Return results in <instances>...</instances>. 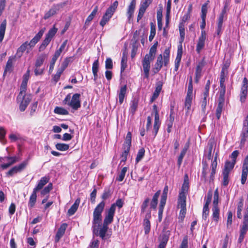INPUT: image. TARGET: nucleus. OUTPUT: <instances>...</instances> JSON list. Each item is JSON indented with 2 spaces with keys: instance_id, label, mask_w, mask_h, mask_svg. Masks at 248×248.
<instances>
[{
  "instance_id": "obj_20",
  "label": "nucleus",
  "mask_w": 248,
  "mask_h": 248,
  "mask_svg": "<svg viewBox=\"0 0 248 248\" xmlns=\"http://www.w3.org/2000/svg\"><path fill=\"white\" fill-rule=\"evenodd\" d=\"M162 82L161 81L158 82L155 86V91L151 98L150 102H153L159 96V93L162 90Z\"/></svg>"
},
{
  "instance_id": "obj_23",
  "label": "nucleus",
  "mask_w": 248,
  "mask_h": 248,
  "mask_svg": "<svg viewBox=\"0 0 248 248\" xmlns=\"http://www.w3.org/2000/svg\"><path fill=\"white\" fill-rule=\"evenodd\" d=\"M127 86L126 85L121 86L120 89L118 91L119 96V102L120 104L124 102V100L126 93Z\"/></svg>"
},
{
  "instance_id": "obj_2",
  "label": "nucleus",
  "mask_w": 248,
  "mask_h": 248,
  "mask_svg": "<svg viewBox=\"0 0 248 248\" xmlns=\"http://www.w3.org/2000/svg\"><path fill=\"white\" fill-rule=\"evenodd\" d=\"M157 45L158 43L156 42L151 46L149 53L145 55L142 61L144 78H148L149 77L151 62H152L155 58Z\"/></svg>"
},
{
  "instance_id": "obj_51",
  "label": "nucleus",
  "mask_w": 248,
  "mask_h": 248,
  "mask_svg": "<svg viewBox=\"0 0 248 248\" xmlns=\"http://www.w3.org/2000/svg\"><path fill=\"white\" fill-rule=\"evenodd\" d=\"M138 105V101L136 100H133L131 102L130 110L131 112L134 114L137 110Z\"/></svg>"
},
{
  "instance_id": "obj_26",
  "label": "nucleus",
  "mask_w": 248,
  "mask_h": 248,
  "mask_svg": "<svg viewBox=\"0 0 248 248\" xmlns=\"http://www.w3.org/2000/svg\"><path fill=\"white\" fill-rule=\"evenodd\" d=\"M80 202L79 198H77L75 201L74 203L71 206L70 209L68 210V214L69 216L74 215L78 210L79 204Z\"/></svg>"
},
{
  "instance_id": "obj_11",
  "label": "nucleus",
  "mask_w": 248,
  "mask_h": 248,
  "mask_svg": "<svg viewBox=\"0 0 248 248\" xmlns=\"http://www.w3.org/2000/svg\"><path fill=\"white\" fill-rule=\"evenodd\" d=\"M153 0H145L143 2H141L137 16V21L139 22L143 17L146 9L151 4Z\"/></svg>"
},
{
  "instance_id": "obj_60",
  "label": "nucleus",
  "mask_w": 248,
  "mask_h": 248,
  "mask_svg": "<svg viewBox=\"0 0 248 248\" xmlns=\"http://www.w3.org/2000/svg\"><path fill=\"white\" fill-rule=\"evenodd\" d=\"M209 1L208 0L207 2H208ZM207 3H206L202 5V14L201 17L206 18V14L207 13Z\"/></svg>"
},
{
  "instance_id": "obj_54",
  "label": "nucleus",
  "mask_w": 248,
  "mask_h": 248,
  "mask_svg": "<svg viewBox=\"0 0 248 248\" xmlns=\"http://www.w3.org/2000/svg\"><path fill=\"white\" fill-rule=\"evenodd\" d=\"M248 231V222L243 221L242 225L240 226V232L246 234Z\"/></svg>"
},
{
  "instance_id": "obj_10",
  "label": "nucleus",
  "mask_w": 248,
  "mask_h": 248,
  "mask_svg": "<svg viewBox=\"0 0 248 248\" xmlns=\"http://www.w3.org/2000/svg\"><path fill=\"white\" fill-rule=\"evenodd\" d=\"M153 112L155 113V121L154 124L153 132L154 133V136H155L158 132L160 125L159 115L157 110V106L156 105H154L153 106Z\"/></svg>"
},
{
  "instance_id": "obj_16",
  "label": "nucleus",
  "mask_w": 248,
  "mask_h": 248,
  "mask_svg": "<svg viewBox=\"0 0 248 248\" xmlns=\"http://www.w3.org/2000/svg\"><path fill=\"white\" fill-rule=\"evenodd\" d=\"M62 7V4L61 3L57 4L56 5H53L51 9L46 12L44 16V18L45 19H47L53 16L55 14H56L61 8Z\"/></svg>"
},
{
  "instance_id": "obj_46",
  "label": "nucleus",
  "mask_w": 248,
  "mask_h": 248,
  "mask_svg": "<svg viewBox=\"0 0 248 248\" xmlns=\"http://www.w3.org/2000/svg\"><path fill=\"white\" fill-rule=\"evenodd\" d=\"M209 96H203V98L201 101L202 111L204 115H205V111L207 106V98Z\"/></svg>"
},
{
  "instance_id": "obj_53",
  "label": "nucleus",
  "mask_w": 248,
  "mask_h": 248,
  "mask_svg": "<svg viewBox=\"0 0 248 248\" xmlns=\"http://www.w3.org/2000/svg\"><path fill=\"white\" fill-rule=\"evenodd\" d=\"M155 35V26L153 23H151V31L149 37V40L151 42Z\"/></svg>"
},
{
  "instance_id": "obj_61",
  "label": "nucleus",
  "mask_w": 248,
  "mask_h": 248,
  "mask_svg": "<svg viewBox=\"0 0 248 248\" xmlns=\"http://www.w3.org/2000/svg\"><path fill=\"white\" fill-rule=\"evenodd\" d=\"M186 94L193 95V85L192 77H190L189 79Z\"/></svg>"
},
{
  "instance_id": "obj_48",
  "label": "nucleus",
  "mask_w": 248,
  "mask_h": 248,
  "mask_svg": "<svg viewBox=\"0 0 248 248\" xmlns=\"http://www.w3.org/2000/svg\"><path fill=\"white\" fill-rule=\"evenodd\" d=\"M145 154V150L143 148H140L137 154L136 161L137 162L140 161L144 157Z\"/></svg>"
},
{
  "instance_id": "obj_63",
  "label": "nucleus",
  "mask_w": 248,
  "mask_h": 248,
  "mask_svg": "<svg viewBox=\"0 0 248 248\" xmlns=\"http://www.w3.org/2000/svg\"><path fill=\"white\" fill-rule=\"evenodd\" d=\"M149 201V198H146L143 202L141 206V211L142 213H144L145 211L146 208L148 206Z\"/></svg>"
},
{
  "instance_id": "obj_3",
  "label": "nucleus",
  "mask_w": 248,
  "mask_h": 248,
  "mask_svg": "<svg viewBox=\"0 0 248 248\" xmlns=\"http://www.w3.org/2000/svg\"><path fill=\"white\" fill-rule=\"evenodd\" d=\"M45 30V28L42 29L29 43L26 41L22 44L17 49L15 56L18 58H20L22 56L23 53L26 50L28 46H29L30 47H34L42 37Z\"/></svg>"
},
{
  "instance_id": "obj_50",
  "label": "nucleus",
  "mask_w": 248,
  "mask_h": 248,
  "mask_svg": "<svg viewBox=\"0 0 248 248\" xmlns=\"http://www.w3.org/2000/svg\"><path fill=\"white\" fill-rule=\"evenodd\" d=\"M144 231L145 233L147 234L149 233L150 231V222L149 220L147 218H145L144 219Z\"/></svg>"
},
{
  "instance_id": "obj_12",
  "label": "nucleus",
  "mask_w": 248,
  "mask_h": 248,
  "mask_svg": "<svg viewBox=\"0 0 248 248\" xmlns=\"http://www.w3.org/2000/svg\"><path fill=\"white\" fill-rule=\"evenodd\" d=\"M206 33L205 31H202L201 36L199 37L197 46L196 51L200 53L202 49L203 48L205 45V41L206 40Z\"/></svg>"
},
{
  "instance_id": "obj_24",
  "label": "nucleus",
  "mask_w": 248,
  "mask_h": 248,
  "mask_svg": "<svg viewBox=\"0 0 248 248\" xmlns=\"http://www.w3.org/2000/svg\"><path fill=\"white\" fill-rule=\"evenodd\" d=\"M67 227L66 223L62 224L58 229L56 235V241H58L59 239L63 235Z\"/></svg>"
},
{
  "instance_id": "obj_45",
  "label": "nucleus",
  "mask_w": 248,
  "mask_h": 248,
  "mask_svg": "<svg viewBox=\"0 0 248 248\" xmlns=\"http://www.w3.org/2000/svg\"><path fill=\"white\" fill-rule=\"evenodd\" d=\"M169 234H163L161 236V241L158 246L165 248L169 240Z\"/></svg>"
},
{
  "instance_id": "obj_56",
  "label": "nucleus",
  "mask_w": 248,
  "mask_h": 248,
  "mask_svg": "<svg viewBox=\"0 0 248 248\" xmlns=\"http://www.w3.org/2000/svg\"><path fill=\"white\" fill-rule=\"evenodd\" d=\"M183 54V48H182V45L181 44L178 46V50L177 52V56L175 59V60H178L181 61L182 57Z\"/></svg>"
},
{
  "instance_id": "obj_58",
  "label": "nucleus",
  "mask_w": 248,
  "mask_h": 248,
  "mask_svg": "<svg viewBox=\"0 0 248 248\" xmlns=\"http://www.w3.org/2000/svg\"><path fill=\"white\" fill-rule=\"evenodd\" d=\"M110 18L111 17H109L108 16H106V14H105L100 22V25L103 27Z\"/></svg>"
},
{
  "instance_id": "obj_30",
  "label": "nucleus",
  "mask_w": 248,
  "mask_h": 248,
  "mask_svg": "<svg viewBox=\"0 0 248 248\" xmlns=\"http://www.w3.org/2000/svg\"><path fill=\"white\" fill-rule=\"evenodd\" d=\"M47 57L46 54L40 55L36 59L35 62V67H40L44 63L45 60Z\"/></svg>"
},
{
  "instance_id": "obj_7",
  "label": "nucleus",
  "mask_w": 248,
  "mask_h": 248,
  "mask_svg": "<svg viewBox=\"0 0 248 248\" xmlns=\"http://www.w3.org/2000/svg\"><path fill=\"white\" fill-rule=\"evenodd\" d=\"M124 204V201L122 199H118L117 200L115 203H113L111 204L109 209L108 210L106 213V215L111 217L113 218L116 206H117L119 209L121 208Z\"/></svg>"
},
{
  "instance_id": "obj_35",
  "label": "nucleus",
  "mask_w": 248,
  "mask_h": 248,
  "mask_svg": "<svg viewBox=\"0 0 248 248\" xmlns=\"http://www.w3.org/2000/svg\"><path fill=\"white\" fill-rule=\"evenodd\" d=\"M36 192V191L33 190V192L30 196L28 206L31 208H32L34 206L36 202L37 197Z\"/></svg>"
},
{
  "instance_id": "obj_57",
  "label": "nucleus",
  "mask_w": 248,
  "mask_h": 248,
  "mask_svg": "<svg viewBox=\"0 0 248 248\" xmlns=\"http://www.w3.org/2000/svg\"><path fill=\"white\" fill-rule=\"evenodd\" d=\"M179 31H180V35L181 37V43L183 42L185 38V29L184 25L182 24V23H180L179 25Z\"/></svg>"
},
{
  "instance_id": "obj_39",
  "label": "nucleus",
  "mask_w": 248,
  "mask_h": 248,
  "mask_svg": "<svg viewBox=\"0 0 248 248\" xmlns=\"http://www.w3.org/2000/svg\"><path fill=\"white\" fill-rule=\"evenodd\" d=\"M188 146L185 147L183 150H182L180 155L178 156V161H177V164L179 167H180L182 164L183 159L185 155H186V153L187 150L188 149Z\"/></svg>"
},
{
  "instance_id": "obj_5",
  "label": "nucleus",
  "mask_w": 248,
  "mask_h": 248,
  "mask_svg": "<svg viewBox=\"0 0 248 248\" xmlns=\"http://www.w3.org/2000/svg\"><path fill=\"white\" fill-rule=\"evenodd\" d=\"M178 206L180 207L181 210L180 211L179 217L183 219L186 214V196H184L183 194H181L179 197L178 200Z\"/></svg>"
},
{
  "instance_id": "obj_27",
  "label": "nucleus",
  "mask_w": 248,
  "mask_h": 248,
  "mask_svg": "<svg viewBox=\"0 0 248 248\" xmlns=\"http://www.w3.org/2000/svg\"><path fill=\"white\" fill-rule=\"evenodd\" d=\"M213 220L217 223L219 218L220 210L218 206H213L212 209Z\"/></svg>"
},
{
  "instance_id": "obj_13",
  "label": "nucleus",
  "mask_w": 248,
  "mask_h": 248,
  "mask_svg": "<svg viewBox=\"0 0 248 248\" xmlns=\"http://www.w3.org/2000/svg\"><path fill=\"white\" fill-rule=\"evenodd\" d=\"M248 174V156H247L244 160L242 167L241 182L244 185L245 184Z\"/></svg>"
},
{
  "instance_id": "obj_4",
  "label": "nucleus",
  "mask_w": 248,
  "mask_h": 248,
  "mask_svg": "<svg viewBox=\"0 0 248 248\" xmlns=\"http://www.w3.org/2000/svg\"><path fill=\"white\" fill-rule=\"evenodd\" d=\"M80 94L79 93H75L71 96V93H68L64 99L62 101L64 105H66L73 109L78 110L81 107V102L80 100Z\"/></svg>"
},
{
  "instance_id": "obj_44",
  "label": "nucleus",
  "mask_w": 248,
  "mask_h": 248,
  "mask_svg": "<svg viewBox=\"0 0 248 248\" xmlns=\"http://www.w3.org/2000/svg\"><path fill=\"white\" fill-rule=\"evenodd\" d=\"M127 170V168L126 167H124L118 175V177L116 178V180L119 182H122L125 177Z\"/></svg>"
},
{
  "instance_id": "obj_52",
  "label": "nucleus",
  "mask_w": 248,
  "mask_h": 248,
  "mask_svg": "<svg viewBox=\"0 0 248 248\" xmlns=\"http://www.w3.org/2000/svg\"><path fill=\"white\" fill-rule=\"evenodd\" d=\"M189 189V183L184 182L181 188V191L179 193V197L180 196L181 194H183L184 196L186 195V193L188 191Z\"/></svg>"
},
{
  "instance_id": "obj_19",
  "label": "nucleus",
  "mask_w": 248,
  "mask_h": 248,
  "mask_svg": "<svg viewBox=\"0 0 248 248\" xmlns=\"http://www.w3.org/2000/svg\"><path fill=\"white\" fill-rule=\"evenodd\" d=\"M241 145H244L246 140V139L248 138V124L243 123V126L241 134Z\"/></svg>"
},
{
  "instance_id": "obj_59",
  "label": "nucleus",
  "mask_w": 248,
  "mask_h": 248,
  "mask_svg": "<svg viewBox=\"0 0 248 248\" xmlns=\"http://www.w3.org/2000/svg\"><path fill=\"white\" fill-rule=\"evenodd\" d=\"M105 68L107 69H111L113 68V63L110 58H107L105 61Z\"/></svg>"
},
{
  "instance_id": "obj_64",
  "label": "nucleus",
  "mask_w": 248,
  "mask_h": 248,
  "mask_svg": "<svg viewBox=\"0 0 248 248\" xmlns=\"http://www.w3.org/2000/svg\"><path fill=\"white\" fill-rule=\"evenodd\" d=\"M229 174L227 173V172L226 173L223 172V179L222 184L225 186H227L229 184Z\"/></svg>"
},
{
  "instance_id": "obj_29",
  "label": "nucleus",
  "mask_w": 248,
  "mask_h": 248,
  "mask_svg": "<svg viewBox=\"0 0 248 248\" xmlns=\"http://www.w3.org/2000/svg\"><path fill=\"white\" fill-rule=\"evenodd\" d=\"M216 145V143L215 142L214 140L210 139L209 140L208 143V155H207V158H208V160H210V159H212V150H213V149L214 147L215 148Z\"/></svg>"
},
{
  "instance_id": "obj_40",
  "label": "nucleus",
  "mask_w": 248,
  "mask_h": 248,
  "mask_svg": "<svg viewBox=\"0 0 248 248\" xmlns=\"http://www.w3.org/2000/svg\"><path fill=\"white\" fill-rule=\"evenodd\" d=\"M51 41V39L46 36L45 39L43 40L42 43L39 47V51L41 52L43 51L46 48L47 46L49 44Z\"/></svg>"
},
{
  "instance_id": "obj_34",
  "label": "nucleus",
  "mask_w": 248,
  "mask_h": 248,
  "mask_svg": "<svg viewBox=\"0 0 248 248\" xmlns=\"http://www.w3.org/2000/svg\"><path fill=\"white\" fill-rule=\"evenodd\" d=\"M6 25V20H4L0 25V42H1L4 38Z\"/></svg>"
},
{
  "instance_id": "obj_42",
  "label": "nucleus",
  "mask_w": 248,
  "mask_h": 248,
  "mask_svg": "<svg viewBox=\"0 0 248 248\" xmlns=\"http://www.w3.org/2000/svg\"><path fill=\"white\" fill-rule=\"evenodd\" d=\"M56 148L61 151H65L69 149V145L65 143H59L55 145Z\"/></svg>"
},
{
  "instance_id": "obj_41",
  "label": "nucleus",
  "mask_w": 248,
  "mask_h": 248,
  "mask_svg": "<svg viewBox=\"0 0 248 248\" xmlns=\"http://www.w3.org/2000/svg\"><path fill=\"white\" fill-rule=\"evenodd\" d=\"M192 96L191 95H187L185 99V108H187V111L190 109L192 100Z\"/></svg>"
},
{
  "instance_id": "obj_18",
  "label": "nucleus",
  "mask_w": 248,
  "mask_h": 248,
  "mask_svg": "<svg viewBox=\"0 0 248 248\" xmlns=\"http://www.w3.org/2000/svg\"><path fill=\"white\" fill-rule=\"evenodd\" d=\"M163 58L162 54L158 56L155 65V67L153 69V72L154 74L157 73L161 69L163 65Z\"/></svg>"
},
{
  "instance_id": "obj_32",
  "label": "nucleus",
  "mask_w": 248,
  "mask_h": 248,
  "mask_svg": "<svg viewBox=\"0 0 248 248\" xmlns=\"http://www.w3.org/2000/svg\"><path fill=\"white\" fill-rule=\"evenodd\" d=\"M97 11L98 7L96 6L94 7L91 14L87 17L85 22V26H88L89 25L90 22L93 19L97 12Z\"/></svg>"
},
{
  "instance_id": "obj_21",
  "label": "nucleus",
  "mask_w": 248,
  "mask_h": 248,
  "mask_svg": "<svg viewBox=\"0 0 248 248\" xmlns=\"http://www.w3.org/2000/svg\"><path fill=\"white\" fill-rule=\"evenodd\" d=\"M49 178L48 176H44L41 178V179L38 182L37 186L33 189V190L35 191H39L42 189L43 186L46 185L49 181Z\"/></svg>"
},
{
  "instance_id": "obj_1",
  "label": "nucleus",
  "mask_w": 248,
  "mask_h": 248,
  "mask_svg": "<svg viewBox=\"0 0 248 248\" xmlns=\"http://www.w3.org/2000/svg\"><path fill=\"white\" fill-rule=\"evenodd\" d=\"M105 206V202H101L95 208L93 212V220L92 228L93 232L96 233L99 232V236L104 239L105 237L106 232L108 229V225L111 224L113 218L106 215L103 223V226L99 230L102 219V213Z\"/></svg>"
},
{
  "instance_id": "obj_62",
  "label": "nucleus",
  "mask_w": 248,
  "mask_h": 248,
  "mask_svg": "<svg viewBox=\"0 0 248 248\" xmlns=\"http://www.w3.org/2000/svg\"><path fill=\"white\" fill-rule=\"evenodd\" d=\"M99 61L98 59H97L95 60L92 66V71L93 73H98V69H99Z\"/></svg>"
},
{
  "instance_id": "obj_14",
  "label": "nucleus",
  "mask_w": 248,
  "mask_h": 248,
  "mask_svg": "<svg viewBox=\"0 0 248 248\" xmlns=\"http://www.w3.org/2000/svg\"><path fill=\"white\" fill-rule=\"evenodd\" d=\"M31 99V96L30 94L25 95V94L19 101L17 100L18 102H20L19 109L21 111H24L26 109Z\"/></svg>"
},
{
  "instance_id": "obj_37",
  "label": "nucleus",
  "mask_w": 248,
  "mask_h": 248,
  "mask_svg": "<svg viewBox=\"0 0 248 248\" xmlns=\"http://www.w3.org/2000/svg\"><path fill=\"white\" fill-rule=\"evenodd\" d=\"M224 104V102H218V103L216 112V115L218 120L220 118Z\"/></svg>"
},
{
  "instance_id": "obj_28",
  "label": "nucleus",
  "mask_w": 248,
  "mask_h": 248,
  "mask_svg": "<svg viewBox=\"0 0 248 248\" xmlns=\"http://www.w3.org/2000/svg\"><path fill=\"white\" fill-rule=\"evenodd\" d=\"M235 164V161H227L225 162V165H224V168L223 170V172L226 173L230 174V172L234 168V165Z\"/></svg>"
},
{
  "instance_id": "obj_8",
  "label": "nucleus",
  "mask_w": 248,
  "mask_h": 248,
  "mask_svg": "<svg viewBox=\"0 0 248 248\" xmlns=\"http://www.w3.org/2000/svg\"><path fill=\"white\" fill-rule=\"evenodd\" d=\"M28 161L26 160L22 162L19 165L16 166L10 170L6 174V177L12 176L14 174L22 170L27 165Z\"/></svg>"
},
{
  "instance_id": "obj_22",
  "label": "nucleus",
  "mask_w": 248,
  "mask_h": 248,
  "mask_svg": "<svg viewBox=\"0 0 248 248\" xmlns=\"http://www.w3.org/2000/svg\"><path fill=\"white\" fill-rule=\"evenodd\" d=\"M118 6V2L116 0L107 9L105 13L106 16H108L109 17H111L117 8Z\"/></svg>"
},
{
  "instance_id": "obj_15",
  "label": "nucleus",
  "mask_w": 248,
  "mask_h": 248,
  "mask_svg": "<svg viewBox=\"0 0 248 248\" xmlns=\"http://www.w3.org/2000/svg\"><path fill=\"white\" fill-rule=\"evenodd\" d=\"M136 0H131L126 11V16L129 22L132 19L136 8Z\"/></svg>"
},
{
  "instance_id": "obj_47",
  "label": "nucleus",
  "mask_w": 248,
  "mask_h": 248,
  "mask_svg": "<svg viewBox=\"0 0 248 248\" xmlns=\"http://www.w3.org/2000/svg\"><path fill=\"white\" fill-rule=\"evenodd\" d=\"M57 31L58 29L54 26L49 30L48 32L46 34V36L52 40L57 33Z\"/></svg>"
},
{
  "instance_id": "obj_9",
  "label": "nucleus",
  "mask_w": 248,
  "mask_h": 248,
  "mask_svg": "<svg viewBox=\"0 0 248 248\" xmlns=\"http://www.w3.org/2000/svg\"><path fill=\"white\" fill-rule=\"evenodd\" d=\"M248 80L246 77H245L243 80L240 93V100L242 103L245 102L246 101L248 93Z\"/></svg>"
},
{
  "instance_id": "obj_17",
  "label": "nucleus",
  "mask_w": 248,
  "mask_h": 248,
  "mask_svg": "<svg viewBox=\"0 0 248 248\" xmlns=\"http://www.w3.org/2000/svg\"><path fill=\"white\" fill-rule=\"evenodd\" d=\"M16 56H10L4 68L3 76H5L7 73H11L13 70V63L16 61Z\"/></svg>"
},
{
  "instance_id": "obj_49",
  "label": "nucleus",
  "mask_w": 248,
  "mask_h": 248,
  "mask_svg": "<svg viewBox=\"0 0 248 248\" xmlns=\"http://www.w3.org/2000/svg\"><path fill=\"white\" fill-rule=\"evenodd\" d=\"M223 19L222 18H218V23H217V29L216 34L217 35L219 36L222 31V28L223 22Z\"/></svg>"
},
{
  "instance_id": "obj_38",
  "label": "nucleus",
  "mask_w": 248,
  "mask_h": 248,
  "mask_svg": "<svg viewBox=\"0 0 248 248\" xmlns=\"http://www.w3.org/2000/svg\"><path fill=\"white\" fill-rule=\"evenodd\" d=\"M127 56L123 54L121 62V73H122L127 67Z\"/></svg>"
},
{
  "instance_id": "obj_55",
  "label": "nucleus",
  "mask_w": 248,
  "mask_h": 248,
  "mask_svg": "<svg viewBox=\"0 0 248 248\" xmlns=\"http://www.w3.org/2000/svg\"><path fill=\"white\" fill-rule=\"evenodd\" d=\"M52 189V183H49L46 186L41 192V195L44 196L49 193L50 190Z\"/></svg>"
},
{
  "instance_id": "obj_31",
  "label": "nucleus",
  "mask_w": 248,
  "mask_h": 248,
  "mask_svg": "<svg viewBox=\"0 0 248 248\" xmlns=\"http://www.w3.org/2000/svg\"><path fill=\"white\" fill-rule=\"evenodd\" d=\"M160 194V190H158L153 196L150 203V207L155 209L158 203V198Z\"/></svg>"
},
{
  "instance_id": "obj_33",
  "label": "nucleus",
  "mask_w": 248,
  "mask_h": 248,
  "mask_svg": "<svg viewBox=\"0 0 248 248\" xmlns=\"http://www.w3.org/2000/svg\"><path fill=\"white\" fill-rule=\"evenodd\" d=\"M205 65V62L203 60L202 61L200 62L197 67L195 72V77H198V78H201L202 76V68Z\"/></svg>"
},
{
  "instance_id": "obj_6",
  "label": "nucleus",
  "mask_w": 248,
  "mask_h": 248,
  "mask_svg": "<svg viewBox=\"0 0 248 248\" xmlns=\"http://www.w3.org/2000/svg\"><path fill=\"white\" fill-rule=\"evenodd\" d=\"M131 133L130 132H128L127 133L125 140L123 144V149L124 151L121 156L127 157L131 146Z\"/></svg>"
},
{
  "instance_id": "obj_36",
  "label": "nucleus",
  "mask_w": 248,
  "mask_h": 248,
  "mask_svg": "<svg viewBox=\"0 0 248 248\" xmlns=\"http://www.w3.org/2000/svg\"><path fill=\"white\" fill-rule=\"evenodd\" d=\"M244 206L243 203V200L242 198H241L240 200V201L238 203L237 206V217L241 219L242 217V215L241 213V212L243 210Z\"/></svg>"
},
{
  "instance_id": "obj_43",
  "label": "nucleus",
  "mask_w": 248,
  "mask_h": 248,
  "mask_svg": "<svg viewBox=\"0 0 248 248\" xmlns=\"http://www.w3.org/2000/svg\"><path fill=\"white\" fill-rule=\"evenodd\" d=\"M54 112L56 114L60 115H68L69 114L67 110L59 107H56L54 109Z\"/></svg>"
},
{
  "instance_id": "obj_25",
  "label": "nucleus",
  "mask_w": 248,
  "mask_h": 248,
  "mask_svg": "<svg viewBox=\"0 0 248 248\" xmlns=\"http://www.w3.org/2000/svg\"><path fill=\"white\" fill-rule=\"evenodd\" d=\"M28 81L25 80H22V83L20 86V93L17 97V100L19 101L20 99L22 98V97L23 96V94H25L27 86Z\"/></svg>"
}]
</instances>
